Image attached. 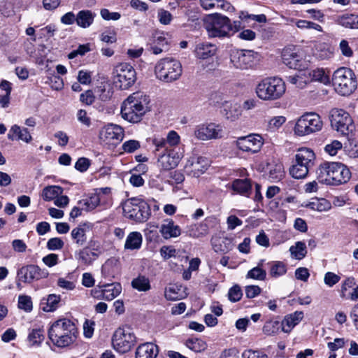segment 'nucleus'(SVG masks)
<instances>
[{
	"label": "nucleus",
	"mask_w": 358,
	"mask_h": 358,
	"mask_svg": "<svg viewBox=\"0 0 358 358\" xmlns=\"http://www.w3.org/2000/svg\"><path fill=\"white\" fill-rule=\"evenodd\" d=\"M315 173L320 183L332 186L345 183L351 177L349 169L340 162H324L317 166Z\"/></svg>",
	"instance_id": "1"
},
{
	"label": "nucleus",
	"mask_w": 358,
	"mask_h": 358,
	"mask_svg": "<svg viewBox=\"0 0 358 358\" xmlns=\"http://www.w3.org/2000/svg\"><path fill=\"white\" fill-rule=\"evenodd\" d=\"M149 103V96L143 93L138 92L131 94L122 103V117L131 123L139 122L150 110Z\"/></svg>",
	"instance_id": "2"
},
{
	"label": "nucleus",
	"mask_w": 358,
	"mask_h": 358,
	"mask_svg": "<svg viewBox=\"0 0 358 358\" xmlns=\"http://www.w3.org/2000/svg\"><path fill=\"white\" fill-rule=\"evenodd\" d=\"M77 335L78 329L75 324L67 318L57 320L48 330L50 340L59 348H64L73 343Z\"/></svg>",
	"instance_id": "3"
},
{
	"label": "nucleus",
	"mask_w": 358,
	"mask_h": 358,
	"mask_svg": "<svg viewBox=\"0 0 358 358\" xmlns=\"http://www.w3.org/2000/svg\"><path fill=\"white\" fill-rule=\"evenodd\" d=\"M285 91V83L279 77L266 78L256 87L257 96L264 101L278 100L284 95Z\"/></svg>",
	"instance_id": "4"
},
{
	"label": "nucleus",
	"mask_w": 358,
	"mask_h": 358,
	"mask_svg": "<svg viewBox=\"0 0 358 358\" xmlns=\"http://www.w3.org/2000/svg\"><path fill=\"white\" fill-rule=\"evenodd\" d=\"M203 27L209 38L230 37L231 20L220 13L207 15L203 18Z\"/></svg>",
	"instance_id": "5"
},
{
	"label": "nucleus",
	"mask_w": 358,
	"mask_h": 358,
	"mask_svg": "<svg viewBox=\"0 0 358 358\" xmlns=\"http://www.w3.org/2000/svg\"><path fill=\"white\" fill-rule=\"evenodd\" d=\"M122 209L124 217L136 222L147 221L151 214L150 206L138 197L126 200L122 204Z\"/></svg>",
	"instance_id": "6"
},
{
	"label": "nucleus",
	"mask_w": 358,
	"mask_h": 358,
	"mask_svg": "<svg viewBox=\"0 0 358 358\" xmlns=\"http://www.w3.org/2000/svg\"><path fill=\"white\" fill-rule=\"evenodd\" d=\"M332 83L335 90L342 96L351 94L357 88L355 73L347 67H341L334 71Z\"/></svg>",
	"instance_id": "7"
},
{
	"label": "nucleus",
	"mask_w": 358,
	"mask_h": 358,
	"mask_svg": "<svg viewBox=\"0 0 358 358\" xmlns=\"http://www.w3.org/2000/svg\"><path fill=\"white\" fill-rule=\"evenodd\" d=\"M315 155L314 152L307 148H301L295 155V164L289 169L291 176L296 179L304 178L307 176L309 169L315 164Z\"/></svg>",
	"instance_id": "8"
},
{
	"label": "nucleus",
	"mask_w": 358,
	"mask_h": 358,
	"mask_svg": "<svg viewBox=\"0 0 358 358\" xmlns=\"http://www.w3.org/2000/svg\"><path fill=\"white\" fill-rule=\"evenodd\" d=\"M155 69L157 78L165 83H171L178 80L182 72L180 62L173 57L160 59Z\"/></svg>",
	"instance_id": "9"
},
{
	"label": "nucleus",
	"mask_w": 358,
	"mask_h": 358,
	"mask_svg": "<svg viewBox=\"0 0 358 358\" xmlns=\"http://www.w3.org/2000/svg\"><path fill=\"white\" fill-rule=\"evenodd\" d=\"M322 127L323 122L317 113H305L296 120L294 131L299 136H304L320 131Z\"/></svg>",
	"instance_id": "10"
},
{
	"label": "nucleus",
	"mask_w": 358,
	"mask_h": 358,
	"mask_svg": "<svg viewBox=\"0 0 358 358\" xmlns=\"http://www.w3.org/2000/svg\"><path fill=\"white\" fill-rule=\"evenodd\" d=\"M331 126L342 135L348 136L355 129L350 114L342 108H334L329 112Z\"/></svg>",
	"instance_id": "11"
},
{
	"label": "nucleus",
	"mask_w": 358,
	"mask_h": 358,
	"mask_svg": "<svg viewBox=\"0 0 358 358\" xmlns=\"http://www.w3.org/2000/svg\"><path fill=\"white\" fill-rule=\"evenodd\" d=\"M113 74L114 84L120 90L128 89L136 80L135 69L128 63H120L116 65Z\"/></svg>",
	"instance_id": "12"
},
{
	"label": "nucleus",
	"mask_w": 358,
	"mask_h": 358,
	"mask_svg": "<svg viewBox=\"0 0 358 358\" xmlns=\"http://www.w3.org/2000/svg\"><path fill=\"white\" fill-rule=\"evenodd\" d=\"M136 343V336L129 329L118 328L113 334V348L121 354L129 352Z\"/></svg>",
	"instance_id": "13"
},
{
	"label": "nucleus",
	"mask_w": 358,
	"mask_h": 358,
	"mask_svg": "<svg viewBox=\"0 0 358 358\" xmlns=\"http://www.w3.org/2000/svg\"><path fill=\"white\" fill-rule=\"evenodd\" d=\"M257 57L253 50H235L230 55V61L236 69H248L255 65Z\"/></svg>",
	"instance_id": "14"
},
{
	"label": "nucleus",
	"mask_w": 358,
	"mask_h": 358,
	"mask_svg": "<svg viewBox=\"0 0 358 358\" xmlns=\"http://www.w3.org/2000/svg\"><path fill=\"white\" fill-rule=\"evenodd\" d=\"M223 134V127L213 122L199 124L194 130V136L201 141L220 138Z\"/></svg>",
	"instance_id": "15"
},
{
	"label": "nucleus",
	"mask_w": 358,
	"mask_h": 358,
	"mask_svg": "<svg viewBox=\"0 0 358 358\" xmlns=\"http://www.w3.org/2000/svg\"><path fill=\"white\" fill-rule=\"evenodd\" d=\"M48 275L49 273L48 271L41 269L38 266L35 264L22 266L18 269L17 272L18 280L29 284L34 280L45 278Z\"/></svg>",
	"instance_id": "16"
},
{
	"label": "nucleus",
	"mask_w": 358,
	"mask_h": 358,
	"mask_svg": "<svg viewBox=\"0 0 358 358\" xmlns=\"http://www.w3.org/2000/svg\"><path fill=\"white\" fill-rule=\"evenodd\" d=\"M182 157V152L177 148L166 147V151L158 157L157 165L164 171L176 168Z\"/></svg>",
	"instance_id": "17"
},
{
	"label": "nucleus",
	"mask_w": 358,
	"mask_h": 358,
	"mask_svg": "<svg viewBox=\"0 0 358 358\" xmlns=\"http://www.w3.org/2000/svg\"><path fill=\"white\" fill-rule=\"evenodd\" d=\"M283 63L290 69L302 71L307 68L299 50L294 47H287L282 52Z\"/></svg>",
	"instance_id": "18"
},
{
	"label": "nucleus",
	"mask_w": 358,
	"mask_h": 358,
	"mask_svg": "<svg viewBox=\"0 0 358 358\" xmlns=\"http://www.w3.org/2000/svg\"><path fill=\"white\" fill-rule=\"evenodd\" d=\"M236 145L242 151L256 153L261 149L263 145V140L258 134H250L247 136L238 138Z\"/></svg>",
	"instance_id": "19"
},
{
	"label": "nucleus",
	"mask_w": 358,
	"mask_h": 358,
	"mask_svg": "<svg viewBox=\"0 0 358 358\" xmlns=\"http://www.w3.org/2000/svg\"><path fill=\"white\" fill-rule=\"evenodd\" d=\"M209 166L206 157L193 155L187 160L185 169L189 174L198 178L203 174Z\"/></svg>",
	"instance_id": "20"
},
{
	"label": "nucleus",
	"mask_w": 358,
	"mask_h": 358,
	"mask_svg": "<svg viewBox=\"0 0 358 358\" xmlns=\"http://www.w3.org/2000/svg\"><path fill=\"white\" fill-rule=\"evenodd\" d=\"M95 246V244L93 245ZM101 251L98 246L85 247L77 253V260L79 264L84 266H90L99 257Z\"/></svg>",
	"instance_id": "21"
},
{
	"label": "nucleus",
	"mask_w": 358,
	"mask_h": 358,
	"mask_svg": "<svg viewBox=\"0 0 358 358\" xmlns=\"http://www.w3.org/2000/svg\"><path fill=\"white\" fill-rule=\"evenodd\" d=\"M101 138L107 141L109 143L112 141H121L123 137V129L121 127L116 124H108L100 132Z\"/></svg>",
	"instance_id": "22"
},
{
	"label": "nucleus",
	"mask_w": 358,
	"mask_h": 358,
	"mask_svg": "<svg viewBox=\"0 0 358 358\" xmlns=\"http://www.w3.org/2000/svg\"><path fill=\"white\" fill-rule=\"evenodd\" d=\"M168 34L164 32H155L152 36L151 49L152 53L159 55L169 50V38H166Z\"/></svg>",
	"instance_id": "23"
},
{
	"label": "nucleus",
	"mask_w": 358,
	"mask_h": 358,
	"mask_svg": "<svg viewBox=\"0 0 358 358\" xmlns=\"http://www.w3.org/2000/svg\"><path fill=\"white\" fill-rule=\"evenodd\" d=\"M303 316L302 311H295L285 316L281 322L282 331L285 333H290L292 329L303 320Z\"/></svg>",
	"instance_id": "24"
},
{
	"label": "nucleus",
	"mask_w": 358,
	"mask_h": 358,
	"mask_svg": "<svg viewBox=\"0 0 358 358\" xmlns=\"http://www.w3.org/2000/svg\"><path fill=\"white\" fill-rule=\"evenodd\" d=\"M158 352L157 345L152 343H145L137 348L135 358H155Z\"/></svg>",
	"instance_id": "25"
},
{
	"label": "nucleus",
	"mask_w": 358,
	"mask_h": 358,
	"mask_svg": "<svg viewBox=\"0 0 358 358\" xmlns=\"http://www.w3.org/2000/svg\"><path fill=\"white\" fill-rule=\"evenodd\" d=\"M335 22L346 29H358V15L352 13L340 15L336 17Z\"/></svg>",
	"instance_id": "26"
},
{
	"label": "nucleus",
	"mask_w": 358,
	"mask_h": 358,
	"mask_svg": "<svg viewBox=\"0 0 358 358\" xmlns=\"http://www.w3.org/2000/svg\"><path fill=\"white\" fill-rule=\"evenodd\" d=\"M159 231L162 236L166 239L178 237L181 234L180 227L176 225L172 220H165L162 224Z\"/></svg>",
	"instance_id": "27"
},
{
	"label": "nucleus",
	"mask_w": 358,
	"mask_h": 358,
	"mask_svg": "<svg viewBox=\"0 0 358 358\" xmlns=\"http://www.w3.org/2000/svg\"><path fill=\"white\" fill-rule=\"evenodd\" d=\"M216 51L215 45L210 43H201L196 45L195 54L199 59H206L215 55Z\"/></svg>",
	"instance_id": "28"
},
{
	"label": "nucleus",
	"mask_w": 358,
	"mask_h": 358,
	"mask_svg": "<svg viewBox=\"0 0 358 358\" xmlns=\"http://www.w3.org/2000/svg\"><path fill=\"white\" fill-rule=\"evenodd\" d=\"M142 243V234L138 231H132L127 236L124 248L125 250H138L141 248Z\"/></svg>",
	"instance_id": "29"
},
{
	"label": "nucleus",
	"mask_w": 358,
	"mask_h": 358,
	"mask_svg": "<svg viewBox=\"0 0 358 358\" xmlns=\"http://www.w3.org/2000/svg\"><path fill=\"white\" fill-rule=\"evenodd\" d=\"M232 189L236 193L249 196L251 193L252 184L250 179H236L231 184Z\"/></svg>",
	"instance_id": "30"
},
{
	"label": "nucleus",
	"mask_w": 358,
	"mask_h": 358,
	"mask_svg": "<svg viewBox=\"0 0 358 358\" xmlns=\"http://www.w3.org/2000/svg\"><path fill=\"white\" fill-rule=\"evenodd\" d=\"M89 229L90 227L87 224H80L73 229L71 235L76 245L82 246L87 242L86 233Z\"/></svg>",
	"instance_id": "31"
},
{
	"label": "nucleus",
	"mask_w": 358,
	"mask_h": 358,
	"mask_svg": "<svg viewBox=\"0 0 358 358\" xmlns=\"http://www.w3.org/2000/svg\"><path fill=\"white\" fill-rule=\"evenodd\" d=\"M61 301V296L55 294H49L47 297L41 299V308L45 312H52L55 310Z\"/></svg>",
	"instance_id": "32"
},
{
	"label": "nucleus",
	"mask_w": 358,
	"mask_h": 358,
	"mask_svg": "<svg viewBox=\"0 0 358 358\" xmlns=\"http://www.w3.org/2000/svg\"><path fill=\"white\" fill-rule=\"evenodd\" d=\"M94 16L90 10H80L76 15V23L82 28H87L93 23Z\"/></svg>",
	"instance_id": "33"
},
{
	"label": "nucleus",
	"mask_w": 358,
	"mask_h": 358,
	"mask_svg": "<svg viewBox=\"0 0 358 358\" xmlns=\"http://www.w3.org/2000/svg\"><path fill=\"white\" fill-rule=\"evenodd\" d=\"M102 201L100 196L95 193L92 194L89 197L79 201L78 203L82 207V210L86 211L94 210Z\"/></svg>",
	"instance_id": "34"
},
{
	"label": "nucleus",
	"mask_w": 358,
	"mask_h": 358,
	"mask_svg": "<svg viewBox=\"0 0 358 358\" xmlns=\"http://www.w3.org/2000/svg\"><path fill=\"white\" fill-rule=\"evenodd\" d=\"M116 264L115 259H109L105 262L101 266V276L106 280H110L114 278L116 273Z\"/></svg>",
	"instance_id": "35"
},
{
	"label": "nucleus",
	"mask_w": 358,
	"mask_h": 358,
	"mask_svg": "<svg viewBox=\"0 0 358 358\" xmlns=\"http://www.w3.org/2000/svg\"><path fill=\"white\" fill-rule=\"evenodd\" d=\"M103 290L105 300L111 301L117 297L122 292V286L120 283H104Z\"/></svg>",
	"instance_id": "36"
},
{
	"label": "nucleus",
	"mask_w": 358,
	"mask_h": 358,
	"mask_svg": "<svg viewBox=\"0 0 358 358\" xmlns=\"http://www.w3.org/2000/svg\"><path fill=\"white\" fill-rule=\"evenodd\" d=\"M268 265L270 266L269 273L273 278H278L287 273V265L282 262H271Z\"/></svg>",
	"instance_id": "37"
},
{
	"label": "nucleus",
	"mask_w": 358,
	"mask_h": 358,
	"mask_svg": "<svg viewBox=\"0 0 358 358\" xmlns=\"http://www.w3.org/2000/svg\"><path fill=\"white\" fill-rule=\"evenodd\" d=\"M131 286L139 292H147L151 289L149 279L143 275H139L133 279Z\"/></svg>",
	"instance_id": "38"
},
{
	"label": "nucleus",
	"mask_w": 358,
	"mask_h": 358,
	"mask_svg": "<svg viewBox=\"0 0 358 358\" xmlns=\"http://www.w3.org/2000/svg\"><path fill=\"white\" fill-rule=\"evenodd\" d=\"M223 115L231 121H234L241 115V112L236 105H232L229 102H225L223 109Z\"/></svg>",
	"instance_id": "39"
},
{
	"label": "nucleus",
	"mask_w": 358,
	"mask_h": 358,
	"mask_svg": "<svg viewBox=\"0 0 358 358\" xmlns=\"http://www.w3.org/2000/svg\"><path fill=\"white\" fill-rule=\"evenodd\" d=\"M63 192L59 186H48L43 189L42 197L45 201L55 199Z\"/></svg>",
	"instance_id": "40"
},
{
	"label": "nucleus",
	"mask_w": 358,
	"mask_h": 358,
	"mask_svg": "<svg viewBox=\"0 0 358 358\" xmlns=\"http://www.w3.org/2000/svg\"><path fill=\"white\" fill-rule=\"evenodd\" d=\"M289 252L295 259H302L307 253L306 244L303 242L298 241L295 245L290 247Z\"/></svg>",
	"instance_id": "41"
},
{
	"label": "nucleus",
	"mask_w": 358,
	"mask_h": 358,
	"mask_svg": "<svg viewBox=\"0 0 358 358\" xmlns=\"http://www.w3.org/2000/svg\"><path fill=\"white\" fill-rule=\"evenodd\" d=\"M307 206L313 210L319 212L327 211L331 208V203L325 199H316L310 202Z\"/></svg>",
	"instance_id": "42"
},
{
	"label": "nucleus",
	"mask_w": 358,
	"mask_h": 358,
	"mask_svg": "<svg viewBox=\"0 0 358 358\" xmlns=\"http://www.w3.org/2000/svg\"><path fill=\"white\" fill-rule=\"evenodd\" d=\"M264 260H262L258 266L250 270L246 277L248 278H252L255 280H264L266 276V272L262 269L261 266L263 265Z\"/></svg>",
	"instance_id": "43"
},
{
	"label": "nucleus",
	"mask_w": 358,
	"mask_h": 358,
	"mask_svg": "<svg viewBox=\"0 0 358 358\" xmlns=\"http://www.w3.org/2000/svg\"><path fill=\"white\" fill-rule=\"evenodd\" d=\"M186 346L196 352H200L206 350L207 344L200 338H189L186 341Z\"/></svg>",
	"instance_id": "44"
},
{
	"label": "nucleus",
	"mask_w": 358,
	"mask_h": 358,
	"mask_svg": "<svg viewBox=\"0 0 358 358\" xmlns=\"http://www.w3.org/2000/svg\"><path fill=\"white\" fill-rule=\"evenodd\" d=\"M309 74L313 80L319 81L324 84H327L329 82V78L325 73V71L323 69H313L309 73Z\"/></svg>",
	"instance_id": "45"
},
{
	"label": "nucleus",
	"mask_w": 358,
	"mask_h": 358,
	"mask_svg": "<svg viewBox=\"0 0 358 358\" xmlns=\"http://www.w3.org/2000/svg\"><path fill=\"white\" fill-rule=\"evenodd\" d=\"M280 327L281 323L278 321H268L263 327V332L266 335L272 336L278 331Z\"/></svg>",
	"instance_id": "46"
},
{
	"label": "nucleus",
	"mask_w": 358,
	"mask_h": 358,
	"mask_svg": "<svg viewBox=\"0 0 358 358\" xmlns=\"http://www.w3.org/2000/svg\"><path fill=\"white\" fill-rule=\"evenodd\" d=\"M18 308L26 312H30L33 308L31 298L27 295H20L18 297Z\"/></svg>",
	"instance_id": "47"
},
{
	"label": "nucleus",
	"mask_w": 358,
	"mask_h": 358,
	"mask_svg": "<svg viewBox=\"0 0 358 358\" xmlns=\"http://www.w3.org/2000/svg\"><path fill=\"white\" fill-rule=\"evenodd\" d=\"M28 339L31 345H40L44 339L43 331L40 329H33L29 334Z\"/></svg>",
	"instance_id": "48"
},
{
	"label": "nucleus",
	"mask_w": 358,
	"mask_h": 358,
	"mask_svg": "<svg viewBox=\"0 0 358 358\" xmlns=\"http://www.w3.org/2000/svg\"><path fill=\"white\" fill-rule=\"evenodd\" d=\"M141 148V143L136 140H129L124 142L122 145V149L124 152L132 153Z\"/></svg>",
	"instance_id": "49"
},
{
	"label": "nucleus",
	"mask_w": 358,
	"mask_h": 358,
	"mask_svg": "<svg viewBox=\"0 0 358 358\" xmlns=\"http://www.w3.org/2000/svg\"><path fill=\"white\" fill-rule=\"evenodd\" d=\"M343 145L341 142L334 140L331 143L326 145L324 151L331 156H334L337 154L338 151L341 150Z\"/></svg>",
	"instance_id": "50"
},
{
	"label": "nucleus",
	"mask_w": 358,
	"mask_h": 358,
	"mask_svg": "<svg viewBox=\"0 0 358 358\" xmlns=\"http://www.w3.org/2000/svg\"><path fill=\"white\" fill-rule=\"evenodd\" d=\"M243 296L242 290L238 285H234L228 292L229 299L232 302L238 301Z\"/></svg>",
	"instance_id": "51"
},
{
	"label": "nucleus",
	"mask_w": 358,
	"mask_h": 358,
	"mask_svg": "<svg viewBox=\"0 0 358 358\" xmlns=\"http://www.w3.org/2000/svg\"><path fill=\"white\" fill-rule=\"evenodd\" d=\"M206 226L199 224L191 227L189 234L193 238H199L206 234Z\"/></svg>",
	"instance_id": "52"
},
{
	"label": "nucleus",
	"mask_w": 358,
	"mask_h": 358,
	"mask_svg": "<svg viewBox=\"0 0 358 358\" xmlns=\"http://www.w3.org/2000/svg\"><path fill=\"white\" fill-rule=\"evenodd\" d=\"M180 141V136L175 131H171L168 133L166 138V142L169 148H176L175 146L178 145Z\"/></svg>",
	"instance_id": "53"
},
{
	"label": "nucleus",
	"mask_w": 358,
	"mask_h": 358,
	"mask_svg": "<svg viewBox=\"0 0 358 358\" xmlns=\"http://www.w3.org/2000/svg\"><path fill=\"white\" fill-rule=\"evenodd\" d=\"M286 121V118L284 116H276L271 118L268 124V127L270 130L275 131L279 129Z\"/></svg>",
	"instance_id": "54"
},
{
	"label": "nucleus",
	"mask_w": 358,
	"mask_h": 358,
	"mask_svg": "<svg viewBox=\"0 0 358 358\" xmlns=\"http://www.w3.org/2000/svg\"><path fill=\"white\" fill-rule=\"evenodd\" d=\"M64 245V241L60 238H52L47 242V248L50 250H61Z\"/></svg>",
	"instance_id": "55"
},
{
	"label": "nucleus",
	"mask_w": 358,
	"mask_h": 358,
	"mask_svg": "<svg viewBox=\"0 0 358 358\" xmlns=\"http://www.w3.org/2000/svg\"><path fill=\"white\" fill-rule=\"evenodd\" d=\"M89 51H90V44L80 45L76 50H73L69 54L68 57L69 59H73L78 55L83 56Z\"/></svg>",
	"instance_id": "56"
},
{
	"label": "nucleus",
	"mask_w": 358,
	"mask_h": 358,
	"mask_svg": "<svg viewBox=\"0 0 358 358\" xmlns=\"http://www.w3.org/2000/svg\"><path fill=\"white\" fill-rule=\"evenodd\" d=\"M78 80L83 85L90 84L92 81V73L84 70L79 71L78 74Z\"/></svg>",
	"instance_id": "57"
},
{
	"label": "nucleus",
	"mask_w": 358,
	"mask_h": 358,
	"mask_svg": "<svg viewBox=\"0 0 358 358\" xmlns=\"http://www.w3.org/2000/svg\"><path fill=\"white\" fill-rule=\"evenodd\" d=\"M43 262L48 267H52L59 263V256L55 253H50L42 259Z\"/></svg>",
	"instance_id": "58"
},
{
	"label": "nucleus",
	"mask_w": 358,
	"mask_h": 358,
	"mask_svg": "<svg viewBox=\"0 0 358 358\" xmlns=\"http://www.w3.org/2000/svg\"><path fill=\"white\" fill-rule=\"evenodd\" d=\"M339 48L343 56L346 57H351L353 55V50L350 47L349 43L347 40L343 39L339 44Z\"/></svg>",
	"instance_id": "59"
},
{
	"label": "nucleus",
	"mask_w": 358,
	"mask_h": 358,
	"mask_svg": "<svg viewBox=\"0 0 358 358\" xmlns=\"http://www.w3.org/2000/svg\"><path fill=\"white\" fill-rule=\"evenodd\" d=\"M340 277L332 272H327L324 278V283L329 287H333L340 280Z\"/></svg>",
	"instance_id": "60"
},
{
	"label": "nucleus",
	"mask_w": 358,
	"mask_h": 358,
	"mask_svg": "<svg viewBox=\"0 0 358 358\" xmlns=\"http://www.w3.org/2000/svg\"><path fill=\"white\" fill-rule=\"evenodd\" d=\"M159 21L162 24H169L172 20V15L167 10L161 9L158 11Z\"/></svg>",
	"instance_id": "61"
},
{
	"label": "nucleus",
	"mask_w": 358,
	"mask_h": 358,
	"mask_svg": "<svg viewBox=\"0 0 358 358\" xmlns=\"http://www.w3.org/2000/svg\"><path fill=\"white\" fill-rule=\"evenodd\" d=\"M90 294L92 297L96 299H105V294L103 290V284L100 282L94 289L90 290Z\"/></svg>",
	"instance_id": "62"
},
{
	"label": "nucleus",
	"mask_w": 358,
	"mask_h": 358,
	"mask_svg": "<svg viewBox=\"0 0 358 358\" xmlns=\"http://www.w3.org/2000/svg\"><path fill=\"white\" fill-rule=\"evenodd\" d=\"M90 165V161L85 157H80L75 164V169L80 172L86 171Z\"/></svg>",
	"instance_id": "63"
},
{
	"label": "nucleus",
	"mask_w": 358,
	"mask_h": 358,
	"mask_svg": "<svg viewBox=\"0 0 358 358\" xmlns=\"http://www.w3.org/2000/svg\"><path fill=\"white\" fill-rule=\"evenodd\" d=\"M242 358H268L264 352L251 350H245L242 354Z\"/></svg>",
	"instance_id": "64"
}]
</instances>
